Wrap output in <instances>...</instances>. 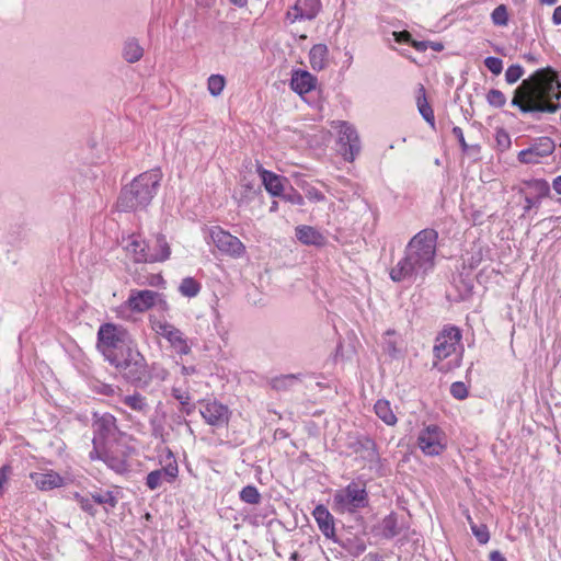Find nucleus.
I'll return each instance as SVG.
<instances>
[{
	"label": "nucleus",
	"mask_w": 561,
	"mask_h": 561,
	"mask_svg": "<svg viewBox=\"0 0 561 561\" xmlns=\"http://www.w3.org/2000/svg\"><path fill=\"white\" fill-rule=\"evenodd\" d=\"M10 473L11 468L9 466H3L0 468V496L4 492L5 485L9 481Z\"/></svg>",
	"instance_id": "46"
},
{
	"label": "nucleus",
	"mask_w": 561,
	"mask_h": 561,
	"mask_svg": "<svg viewBox=\"0 0 561 561\" xmlns=\"http://www.w3.org/2000/svg\"><path fill=\"white\" fill-rule=\"evenodd\" d=\"M230 2L239 8H243L247 5L248 0H230Z\"/></svg>",
	"instance_id": "60"
},
{
	"label": "nucleus",
	"mask_w": 561,
	"mask_h": 561,
	"mask_svg": "<svg viewBox=\"0 0 561 561\" xmlns=\"http://www.w3.org/2000/svg\"><path fill=\"white\" fill-rule=\"evenodd\" d=\"M145 51L142 45L135 37L128 38L123 47V57L127 62H136L140 60Z\"/></svg>",
	"instance_id": "26"
},
{
	"label": "nucleus",
	"mask_w": 561,
	"mask_h": 561,
	"mask_svg": "<svg viewBox=\"0 0 561 561\" xmlns=\"http://www.w3.org/2000/svg\"><path fill=\"white\" fill-rule=\"evenodd\" d=\"M368 505V493L363 483L352 481L334 492L332 510L337 514H353Z\"/></svg>",
	"instance_id": "7"
},
{
	"label": "nucleus",
	"mask_w": 561,
	"mask_h": 561,
	"mask_svg": "<svg viewBox=\"0 0 561 561\" xmlns=\"http://www.w3.org/2000/svg\"><path fill=\"white\" fill-rule=\"evenodd\" d=\"M277 207H278L277 202H273V203H272V205H271L270 210H271V211H276V210H277Z\"/></svg>",
	"instance_id": "63"
},
{
	"label": "nucleus",
	"mask_w": 561,
	"mask_h": 561,
	"mask_svg": "<svg viewBox=\"0 0 561 561\" xmlns=\"http://www.w3.org/2000/svg\"><path fill=\"white\" fill-rule=\"evenodd\" d=\"M307 197L312 202H322L324 199V195L313 187L307 191Z\"/></svg>",
	"instance_id": "47"
},
{
	"label": "nucleus",
	"mask_w": 561,
	"mask_h": 561,
	"mask_svg": "<svg viewBox=\"0 0 561 561\" xmlns=\"http://www.w3.org/2000/svg\"><path fill=\"white\" fill-rule=\"evenodd\" d=\"M492 21L494 24L496 25H505L507 23V20H508V14H507V10H506V7L501 4L499 7H496L492 14Z\"/></svg>",
	"instance_id": "39"
},
{
	"label": "nucleus",
	"mask_w": 561,
	"mask_h": 561,
	"mask_svg": "<svg viewBox=\"0 0 561 561\" xmlns=\"http://www.w3.org/2000/svg\"><path fill=\"white\" fill-rule=\"evenodd\" d=\"M30 478L41 491H50L65 484L64 477L50 469L32 472Z\"/></svg>",
	"instance_id": "19"
},
{
	"label": "nucleus",
	"mask_w": 561,
	"mask_h": 561,
	"mask_svg": "<svg viewBox=\"0 0 561 561\" xmlns=\"http://www.w3.org/2000/svg\"><path fill=\"white\" fill-rule=\"evenodd\" d=\"M257 171L265 190L273 196H280L284 192V178L262 168Z\"/></svg>",
	"instance_id": "22"
},
{
	"label": "nucleus",
	"mask_w": 561,
	"mask_h": 561,
	"mask_svg": "<svg viewBox=\"0 0 561 561\" xmlns=\"http://www.w3.org/2000/svg\"><path fill=\"white\" fill-rule=\"evenodd\" d=\"M393 43L398 45H412L417 50L423 51L427 48L426 42L412 41V37H393Z\"/></svg>",
	"instance_id": "40"
},
{
	"label": "nucleus",
	"mask_w": 561,
	"mask_h": 561,
	"mask_svg": "<svg viewBox=\"0 0 561 561\" xmlns=\"http://www.w3.org/2000/svg\"><path fill=\"white\" fill-rule=\"evenodd\" d=\"M438 233L426 228L419 231L407 243L403 255L391 267L389 276L396 283L423 282L433 272L436 263Z\"/></svg>",
	"instance_id": "1"
},
{
	"label": "nucleus",
	"mask_w": 561,
	"mask_h": 561,
	"mask_svg": "<svg viewBox=\"0 0 561 561\" xmlns=\"http://www.w3.org/2000/svg\"><path fill=\"white\" fill-rule=\"evenodd\" d=\"M536 187L545 195L548 194L550 190L548 182L545 180L536 181Z\"/></svg>",
	"instance_id": "50"
},
{
	"label": "nucleus",
	"mask_w": 561,
	"mask_h": 561,
	"mask_svg": "<svg viewBox=\"0 0 561 561\" xmlns=\"http://www.w3.org/2000/svg\"><path fill=\"white\" fill-rule=\"evenodd\" d=\"M225 84L226 81L222 76L211 75L207 81V89L213 96H218L222 92Z\"/></svg>",
	"instance_id": "35"
},
{
	"label": "nucleus",
	"mask_w": 561,
	"mask_h": 561,
	"mask_svg": "<svg viewBox=\"0 0 561 561\" xmlns=\"http://www.w3.org/2000/svg\"><path fill=\"white\" fill-rule=\"evenodd\" d=\"M496 140H497V144L504 148H507L511 144L510 136L504 130H501L497 133Z\"/></svg>",
	"instance_id": "48"
},
{
	"label": "nucleus",
	"mask_w": 561,
	"mask_h": 561,
	"mask_svg": "<svg viewBox=\"0 0 561 561\" xmlns=\"http://www.w3.org/2000/svg\"><path fill=\"white\" fill-rule=\"evenodd\" d=\"M366 444H367V449L369 450V454H368L369 460H375L377 458V453L375 449L374 442L367 439Z\"/></svg>",
	"instance_id": "51"
},
{
	"label": "nucleus",
	"mask_w": 561,
	"mask_h": 561,
	"mask_svg": "<svg viewBox=\"0 0 561 561\" xmlns=\"http://www.w3.org/2000/svg\"><path fill=\"white\" fill-rule=\"evenodd\" d=\"M151 330L168 341L169 345L181 356L191 353V344L184 333L163 317L149 316Z\"/></svg>",
	"instance_id": "8"
},
{
	"label": "nucleus",
	"mask_w": 561,
	"mask_h": 561,
	"mask_svg": "<svg viewBox=\"0 0 561 561\" xmlns=\"http://www.w3.org/2000/svg\"><path fill=\"white\" fill-rule=\"evenodd\" d=\"M99 455L100 457L98 459L103 460L108 468L117 473H123L128 468L126 460L122 457L108 455L104 453L102 448H99Z\"/></svg>",
	"instance_id": "29"
},
{
	"label": "nucleus",
	"mask_w": 561,
	"mask_h": 561,
	"mask_svg": "<svg viewBox=\"0 0 561 561\" xmlns=\"http://www.w3.org/2000/svg\"><path fill=\"white\" fill-rule=\"evenodd\" d=\"M561 83L551 68L539 69L515 90L512 105L523 113H554L561 107Z\"/></svg>",
	"instance_id": "2"
},
{
	"label": "nucleus",
	"mask_w": 561,
	"mask_h": 561,
	"mask_svg": "<svg viewBox=\"0 0 561 561\" xmlns=\"http://www.w3.org/2000/svg\"><path fill=\"white\" fill-rule=\"evenodd\" d=\"M280 196L283 197L284 201H286L290 204L300 205V206L304 205V197L301 196V194H299L295 190H291L290 192H288L286 194H282Z\"/></svg>",
	"instance_id": "44"
},
{
	"label": "nucleus",
	"mask_w": 561,
	"mask_h": 561,
	"mask_svg": "<svg viewBox=\"0 0 561 561\" xmlns=\"http://www.w3.org/2000/svg\"><path fill=\"white\" fill-rule=\"evenodd\" d=\"M156 243L160 250H146L148 243L138 234H130L123 239L126 255L135 263H156L168 260L171 255V249L165 237L157 234Z\"/></svg>",
	"instance_id": "4"
},
{
	"label": "nucleus",
	"mask_w": 561,
	"mask_h": 561,
	"mask_svg": "<svg viewBox=\"0 0 561 561\" xmlns=\"http://www.w3.org/2000/svg\"><path fill=\"white\" fill-rule=\"evenodd\" d=\"M554 151V142L550 137L537 138L527 149L519 151L518 161L525 164H537Z\"/></svg>",
	"instance_id": "14"
},
{
	"label": "nucleus",
	"mask_w": 561,
	"mask_h": 561,
	"mask_svg": "<svg viewBox=\"0 0 561 561\" xmlns=\"http://www.w3.org/2000/svg\"><path fill=\"white\" fill-rule=\"evenodd\" d=\"M399 341L397 333L391 330H388L382 337V348L391 358H398L401 354Z\"/></svg>",
	"instance_id": "28"
},
{
	"label": "nucleus",
	"mask_w": 561,
	"mask_h": 561,
	"mask_svg": "<svg viewBox=\"0 0 561 561\" xmlns=\"http://www.w3.org/2000/svg\"><path fill=\"white\" fill-rule=\"evenodd\" d=\"M317 78L307 70H294L290 78V88L297 94H304L316 89Z\"/></svg>",
	"instance_id": "20"
},
{
	"label": "nucleus",
	"mask_w": 561,
	"mask_h": 561,
	"mask_svg": "<svg viewBox=\"0 0 561 561\" xmlns=\"http://www.w3.org/2000/svg\"><path fill=\"white\" fill-rule=\"evenodd\" d=\"M433 48L436 49V50H439V49L443 48V46L440 44H434Z\"/></svg>",
	"instance_id": "64"
},
{
	"label": "nucleus",
	"mask_w": 561,
	"mask_h": 561,
	"mask_svg": "<svg viewBox=\"0 0 561 561\" xmlns=\"http://www.w3.org/2000/svg\"><path fill=\"white\" fill-rule=\"evenodd\" d=\"M117 431L116 419L110 413H105L94 421L93 449L90 451V459L95 460L100 457L99 448H102L103 440L115 438Z\"/></svg>",
	"instance_id": "13"
},
{
	"label": "nucleus",
	"mask_w": 561,
	"mask_h": 561,
	"mask_svg": "<svg viewBox=\"0 0 561 561\" xmlns=\"http://www.w3.org/2000/svg\"><path fill=\"white\" fill-rule=\"evenodd\" d=\"M179 290L183 296L192 298L199 293L201 286L194 278L186 277L181 282Z\"/></svg>",
	"instance_id": "32"
},
{
	"label": "nucleus",
	"mask_w": 561,
	"mask_h": 561,
	"mask_svg": "<svg viewBox=\"0 0 561 561\" xmlns=\"http://www.w3.org/2000/svg\"><path fill=\"white\" fill-rule=\"evenodd\" d=\"M96 391L99 393H101V394L113 397V396L117 394L121 391V389L118 387L113 386V385L101 383L96 388Z\"/></svg>",
	"instance_id": "45"
},
{
	"label": "nucleus",
	"mask_w": 561,
	"mask_h": 561,
	"mask_svg": "<svg viewBox=\"0 0 561 561\" xmlns=\"http://www.w3.org/2000/svg\"><path fill=\"white\" fill-rule=\"evenodd\" d=\"M490 561H506V558L497 550L490 553Z\"/></svg>",
	"instance_id": "54"
},
{
	"label": "nucleus",
	"mask_w": 561,
	"mask_h": 561,
	"mask_svg": "<svg viewBox=\"0 0 561 561\" xmlns=\"http://www.w3.org/2000/svg\"><path fill=\"white\" fill-rule=\"evenodd\" d=\"M376 415L387 425L393 426L397 424V416L394 411L391 408V404L388 400L380 399L375 403L374 407Z\"/></svg>",
	"instance_id": "25"
},
{
	"label": "nucleus",
	"mask_w": 561,
	"mask_h": 561,
	"mask_svg": "<svg viewBox=\"0 0 561 561\" xmlns=\"http://www.w3.org/2000/svg\"><path fill=\"white\" fill-rule=\"evenodd\" d=\"M339 133L340 151L346 161H354L360 151V141L356 129L346 122H333Z\"/></svg>",
	"instance_id": "12"
},
{
	"label": "nucleus",
	"mask_w": 561,
	"mask_h": 561,
	"mask_svg": "<svg viewBox=\"0 0 561 561\" xmlns=\"http://www.w3.org/2000/svg\"><path fill=\"white\" fill-rule=\"evenodd\" d=\"M467 519L470 525L471 531L474 535V537L477 538V540L481 545H485L490 539V533H489L488 527L483 524L477 525L476 523H473L470 515L467 516Z\"/></svg>",
	"instance_id": "33"
},
{
	"label": "nucleus",
	"mask_w": 561,
	"mask_h": 561,
	"mask_svg": "<svg viewBox=\"0 0 561 561\" xmlns=\"http://www.w3.org/2000/svg\"><path fill=\"white\" fill-rule=\"evenodd\" d=\"M300 376H301L300 374H298V375L290 374V375H284V376L277 377L272 382L273 388L276 390H287L299 381Z\"/></svg>",
	"instance_id": "31"
},
{
	"label": "nucleus",
	"mask_w": 561,
	"mask_h": 561,
	"mask_svg": "<svg viewBox=\"0 0 561 561\" xmlns=\"http://www.w3.org/2000/svg\"><path fill=\"white\" fill-rule=\"evenodd\" d=\"M168 376V371L163 368H159L158 371H157V377L160 378L161 380H164Z\"/></svg>",
	"instance_id": "58"
},
{
	"label": "nucleus",
	"mask_w": 561,
	"mask_h": 561,
	"mask_svg": "<svg viewBox=\"0 0 561 561\" xmlns=\"http://www.w3.org/2000/svg\"><path fill=\"white\" fill-rule=\"evenodd\" d=\"M92 499L94 503L106 504L111 507H115L117 504V497L114 495V492L112 491L95 492L92 494Z\"/></svg>",
	"instance_id": "36"
},
{
	"label": "nucleus",
	"mask_w": 561,
	"mask_h": 561,
	"mask_svg": "<svg viewBox=\"0 0 561 561\" xmlns=\"http://www.w3.org/2000/svg\"><path fill=\"white\" fill-rule=\"evenodd\" d=\"M461 337L462 334L459 328L455 325H445L443 328L435 339L433 353L436 360L434 366L437 365V362L456 354L458 350L462 352Z\"/></svg>",
	"instance_id": "9"
},
{
	"label": "nucleus",
	"mask_w": 561,
	"mask_h": 561,
	"mask_svg": "<svg viewBox=\"0 0 561 561\" xmlns=\"http://www.w3.org/2000/svg\"><path fill=\"white\" fill-rule=\"evenodd\" d=\"M328 62V48L325 45L317 44L310 49V65L314 70H322Z\"/></svg>",
	"instance_id": "27"
},
{
	"label": "nucleus",
	"mask_w": 561,
	"mask_h": 561,
	"mask_svg": "<svg viewBox=\"0 0 561 561\" xmlns=\"http://www.w3.org/2000/svg\"><path fill=\"white\" fill-rule=\"evenodd\" d=\"M450 393L458 400H463L468 397V389L463 382L457 381L450 386Z\"/></svg>",
	"instance_id": "41"
},
{
	"label": "nucleus",
	"mask_w": 561,
	"mask_h": 561,
	"mask_svg": "<svg viewBox=\"0 0 561 561\" xmlns=\"http://www.w3.org/2000/svg\"><path fill=\"white\" fill-rule=\"evenodd\" d=\"M421 92L422 94L417 96V100H416V104H417V108H419V112L420 114L422 115V117L432 126L434 127L435 125V117H434V112L431 107V105L428 104L427 100H426V96H425V91L423 88H421Z\"/></svg>",
	"instance_id": "30"
},
{
	"label": "nucleus",
	"mask_w": 561,
	"mask_h": 561,
	"mask_svg": "<svg viewBox=\"0 0 561 561\" xmlns=\"http://www.w3.org/2000/svg\"><path fill=\"white\" fill-rule=\"evenodd\" d=\"M552 188L557 194H561V175L553 179Z\"/></svg>",
	"instance_id": "55"
},
{
	"label": "nucleus",
	"mask_w": 561,
	"mask_h": 561,
	"mask_svg": "<svg viewBox=\"0 0 561 561\" xmlns=\"http://www.w3.org/2000/svg\"><path fill=\"white\" fill-rule=\"evenodd\" d=\"M416 445L425 456H438L447 446V436L438 425L430 424L419 432Z\"/></svg>",
	"instance_id": "11"
},
{
	"label": "nucleus",
	"mask_w": 561,
	"mask_h": 561,
	"mask_svg": "<svg viewBox=\"0 0 561 561\" xmlns=\"http://www.w3.org/2000/svg\"><path fill=\"white\" fill-rule=\"evenodd\" d=\"M383 525H385V528H386V529H389V530H390V533H391V535H392V536H393V535H396V531H394V530H392L393 525H394V519H393L391 516L387 517V518L383 520Z\"/></svg>",
	"instance_id": "53"
},
{
	"label": "nucleus",
	"mask_w": 561,
	"mask_h": 561,
	"mask_svg": "<svg viewBox=\"0 0 561 561\" xmlns=\"http://www.w3.org/2000/svg\"><path fill=\"white\" fill-rule=\"evenodd\" d=\"M321 0H296L295 4L287 11L286 21L313 20L321 10Z\"/></svg>",
	"instance_id": "17"
},
{
	"label": "nucleus",
	"mask_w": 561,
	"mask_h": 561,
	"mask_svg": "<svg viewBox=\"0 0 561 561\" xmlns=\"http://www.w3.org/2000/svg\"><path fill=\"white\" fill-rule=\"evenodd\" d=\"M453 134L458 138L459 142L462 146H466L463 133H462V129L460 127H457V126L454 127L453 128Z\"/></svg>",
	"instance_id": "52"
},
{
	"label": "nucleus",
	"mask_w": 561,
	"mask_h": 561,
	"mask_svg": "<svg viewBox=\"0 0 561 561\" xmlns=\"http://www.w3.org/2000/svg\"><path fill=\"white\" fill-rule=\"evenodd\" d=\"M201 414L205 422L213 426H224L229 420V410L226 405L216 401L203 403Z\"/></svg>",
	"instance_id": "18"
},
{
	"label": "nucleus",
	"mask_w": 561,
	"mask_h": 561,
	"mask_svg": "<svg viewBox=\"0 0 561 561\" xmlns=\"http://www.w3.org/2000/svg\"><path fill=\"white\" fill-rule=\"evenodd\" d=\"M210 239L214 244L221 251L232 256H241L245 252L244 244L234 236L222 230L219 227H214L209 231Z\"/></svg>",
	"instance_id": "15"
},
{
	"label": "nucleus",
	"mask_w": 561,
	"mask_h": 561,
	"mask_svg": "<svg viewBox=\"0 0 561 561\" xmlns=\"http://www.w3.org/2000/svg\"><path fill=\"white\" fill-rule=\"evenodd\" d=\"M312 516L323 536L328 539H333L335 537V525L329 510L324 505L319 504L314 507Z\"/></svg>",
	"instance_id": "21"
},
{
	"label": "nucleus",
	"mask_w": 561,
	"mask_h": 561,
	"mask_svg": "<svg viewBox=\"0 0 561 561\" xmlns=\"http://www.w3.org/2000/svg\"><path fill=\"white\" fill-rule=\"evenodd\" d=\"M195 4L202 9H211L216 0H194Z\"/></svg>",
	"instance_id": "49"
},
{
	"label": "nucleus",
	"mask_w": 561,
	"mask_h": 561,
	"mask_svg": "<svg viewBox=\"0 0 561 561\" xmlns=\"http://www.w3.org/2000/svg\"><path fill=\"white\" fill-rule=\"evenodd\" d=\"M111 364L127 381L134 385L147 386L151 379L145 357L133 347Z\"/></svg>",
	"instance_id": "6"
},
{
	"label": "nucleus",
	"mask_w": 561,
	"mask_h": 561,
	"mask_svg": "<svg viewBox=\"0 0 561 561\" xmlns=\"http://www.w3.org/2000/svg\"><path fill=\"white\" fill-rule=\"evenodd\" d=\"M76 497H77V501H78L80 507L83 511L88 512L91 515H94L95 510H94L93 499L91 500V499H88L84 496H80L79 494H76Z\"/></svg>",
	"instance_id": "43"
},
{
	"label": "nucleus",
	"mask_w": 561,
	"mask_h": 561,
	"mask_svg": "<svg viewBox=\"0 0 561 561\" xmlns=\"http://www.w3.org/2000/svg\"><path fill=\"white\" fill-rule=\"evenodd\" d=\"M240 500L248 504H259L261 494L254 485H247L240 491Z\"/></svg>",
	"instance_id": "34"
},
{
	"label": "nucleus",
	"mask_w": 561,
	"mask_h": 561,
	"mask_svg": "<svg viewBox=\"0 0 561 561\" xmlns=\"http://www.w3.org/2000/svg\"><path fill=\"white\" fill-rule=\"evenodd\" d=\"M484 65L493 75L496 76L500 75L503 70V62L497 57H486Z\"/></svg>",
	"instance_id": "42"
},
{
	"label": "nucleus",
	"mask_w": 561,
	"mask_h": 561,
	"mask_svg": "<svg viewBox=\"0 0 561 561\" xmlns=\"http://www.w3.org/2000/svg\"><path fill=\"white\" fill-rule=\"evenodd\" d=\"M297 239L308 245H321L323 243V236L310 226H299L296 228Z\"/></svg>",
	"instance_id": "24"
},
{
	"label": "nucleus",
	"mask_w": 561,
	"mask_h": 561,
	"mask_svg": "<svg viewBox=\"0 0 561 561\" xmlns=\"http://www.w3.org/2000/svg\"><path fill=\"white\" fill-rule=\"evenodd\" d=\"M552 20L556 24H561V5L554 9Z\"/></svg>",
	"instance_id": "56"
},
{
	"label": "nucleus",
	"mask_w": 561,
	"mask_h": 561,
	"mask_svg": "<svg viewBox=\"0 0 561 561\" xmlns=\"http://www.w3.org/2000/svg\"><path fill=\"white\" fill-rule=\"evenodd\" d=\"M98 347L104 357L112 363L131 348L130 336L122 327L105 323L100 327L98 332Z\"/></svg>",
	"instance_id": "5"
},
{
	"label": "nucleus",
	"mask_w": 561,
	"mask_h": 561,
	"mask_svg": "<svg viewBox=\"0 0 561 561\" xmlns=\"http://www.w3.org/2000/svg\"><path fill=\"white\" fill-rule=\"evenodd\" d=\"M148 243V248L146 250H160L159 247H157V243H156V236L153 237L152 240H150Z\"/></svg>",
	"instance_id": "57"
},
{
	"label": "nucleus",
	"mask_w": 561,
	"mask_h": 561,
	"mask_svg": "<svg viewBox=\"0 0 561 561\" xmlns=\"http://www.w3.org/2000/svg\"><path fill=\"white\" fill-rule=\"evenodd\" d=\"M524 75V69L519 65H512L505 72V80L508 84L517 82Z\"/></svg>",
	"instance_id": "38"
},
{
	"label": "nucleus",
	"mask_w": 561,
	"mask_h": 561,
	"mask_svg": "<svg viewBox=\"0 0 561 561\" xmlns=\"http://www.w3.org/2000/svg\"><path fill=\"white\" fill-rule=\"evenodd\" d=\"M486 101L493 107H502L506 103V96L502 91L492 89L486 94Z\"/></svg>",
	"instance_id": "37"
},
{
	"label": "nucleus",
	"mask_w": 561,
	"mask_h": 561,
	"mask_svg": "<svg viewBox=\"0 0 561 561\" xmlns=\"http://www.w3.org/2000/svg\"><path fill=\"white\" fill-rule=\"evenodd\" d=\"M541 3H546V4H549V5H552L557 2V0H539Z\"/></svg>",
	"instance_id": "62"
},
{
	"label": "nucleus",
	"mask_w": 561,
	"mask_h": 561,
	"mask_svg": "<svg viewBox=\"0 0 561 561\" xmlns=\"http://www.w3.org/2000/svg\"><path fill=\"white\" fill-rule=\"evenodd\" d=\"M169 461L161 469L149 472L146 477V485L153 491L159 489L163 482L173 483L179 474V466L171 451L168 454Z\"/></svg>",
	"instance_id": "16"
},
{
	"label": "nucleus",
	"mask_w": 561,
	"mask_h": 561,
	"mask_svg": "<svg viewBox=\"0 0 561 561\" xmlns=\"http://www.w3.org/2000/svg\"><path fill=\"white\" fill-rule=\"evenodd\" d=\"M121 402L124 403L126 407H128L131 411L141 414L147 415L150 407L149 403L142 394L139 392H134L133 394L122 396Z\"/></svg>",
	"instance_id": "23"
},
{
	"label": "nucleus",
	"mask_w": 561,
	"mask_h": 561,
	"mask_svg": "<svg viewBox=\"0 0 561 561\" xmlns=\"http://www.w3.org/2000/svg\"><path fill=\"white\" fill-rule=\"evenodd\" d=\"M160 180L158 170L141 173L122 190L117 208L122 211H135L147 207L157 194Z\"/></svg>",
	"instance_id": "3"
},
{
	"label": "nucleus",
	"mask_w": 561,
	"mask_h": 561,
	"mask_svg": "<svg viewBox=\"0 0 561 561\" xmlns=\"http://www.w3.org/2000/svg\"><path fill=\"white\" fill-rule=\"evenodd\" d=\"M174 397L182 403V404H186L187 401H188V396L187 394H174Z\"/></svg>",
	"instance_id": "59"
},
{
	"label": "nucleus",
	"mask_w": 561,
	"mask_h": 561,
	"mask_svg": "<svg viewBox=\"0 0 561 561\" xmlns=\"http://www.w3.org/2000/svg\"><path fill=\"white\" fill-rule=\"evenodd\" d=\"M126 306L135 312H146L151 308H158L164 312L169 310V304L164 296L151 289H133L126 300Z\"/></svg>",
	"instance_id": "10"
},
{
	"label": "nucleus",
	"mask_w": 561,
	"mask_h": 561,
	"mask_svg": "<svg viewBox=\"0 0 561 561\" xmlns=\"http://www.w3.org/2000/svg\"><path fill=\"white\" fill-rule=\"evenodd\" d=\"M391 35H400V36H403V35H411V34H410V32H408V31H405V30H404V31H393V32L391 33Z\"/></svg>",
	"instance_id": "61"
}]
</instances>
